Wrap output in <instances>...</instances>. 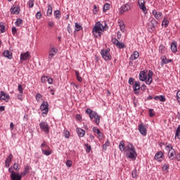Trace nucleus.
<instances>
[{"instance_id": "b1692460", "label": "nucleus", "mask_w": 180, "mask_h": 180, "mask_svg": "<svg viewBox=\"0 0 180 180\" xmlns=\"http://www.w3.org/2000/svg\"><path fill=\"white\" fill-rule=\"evenodd\" d=\"M169 159L171 160H175V155H176V151H175V149H173L172 150H170L169 152H167Z\"/></svg>"}, {"instance_id": "0e129e2a", "label": "nucleus", "mask_w": 180, "mask_h": 180, "mask_svg": "<svg viewBox=\"0 0 180 180\" xmlns=\"http://www.w3.org/2000/svg\"><path fill=\"white\" fill-rule=\"evenodd\" d=\"M37 19H41V12L38 11L35 15Z\"/></svg>"}, {"instance_id": "338daca9", "label": "nucleus", "mask_w": 180, "mask_h": 180, "mask_svg": "<svg viewBox=\"0 0 180 180\" xmlns=\"http://www.w3.org/2000/svg\"><path fill=\"white\" fill-rule=\"evenodd\" d=\"M176 99L179 103L180 104V90H179L176 93Z\"/></svg>"}, {"instance_id": "c756f323", "label": "nucleus", "mask_w": 180, "mask_h": 180, "mask_svg": "<svg viewBox=\"0 0 180 180\" xmlns=\"http://www.w3.org/2000/svg\"><path fill=\"white\" fill-rule=\"evenodd\" d=\"M165 150L167 151V153H169V151H172L174 150V146H172V144L166 143Z\"/></svg>"}, {"instance_id": "a19ab883", "label": "nucleus", "mask_w": 180, "mask_h": 180, "mask_svg": "<svg viewBox=\"0 0 180 180\" xmlns=\"http://www.w3.org/2000/svg\"><path fill=\"white\" fill-rule=\"evenodd\" d=\"M84 147H86V153H91V150H92V147L91 146V145L86 143L84 145Z\"/></svg>"}, {"instance_id": "58836bf2", "label": "nucleus", "mask_w": 180, "mask_h": 180, "mask_svg": "<svg viewBox=\"0 0 180 180\" xmlns=\"http://www.w3.org/2000/svg\"><path fill=\"white\" fill-rule=\"evenodd\" d=\"M109 146H110V142H109V140H107L105 141V144L103 145V150L106 151V150H108V147H109Z\"/></svg>"}, {"instance_id": "69168bd1", "label": "nucleus", "mask_w": 180, "mask_h": 180, "mask_svg": "<svg viewBox=\"0 0 180 180\" xmlns=\"http://www.w3.org/2000/svg\"><path fill=\"white\" fill-rule=\"evenodd\" d=\"M8 172H10L11 175H13V174H15V172L13 171V167L11 166L8 168Z\"/></svg>"}, {"instance_id": "a18cd8bd", "label": "nucleus", "mask_w": 180, "mask_h": 180, "mask_svg": "<svg viewBox=\"0 0 180 180\" xmlns=\"http://www.w3.org/2000/svg\"><path fill=\"white\" fill-rule=\"evenodd\" d=\"M164 50H165V46L161 44L159 46V53L160 54H164Z\"/></svg>"}, {"instance_id": "bf43d9fd", "label": "nucleus", "mask_w": 180, "mask_h": 180, "mask_svg": "<svg viewBox=\"0 0 180 180\" xmlns=\"http://www.w3.org/2000/svg\"><path fill=\"white\" fill-rule=\"evenodd\" d=\"M148 112H149L150 117H153L155 116V114L154 112H154V110L153 108L149 109Z\"/></svg>"}, {"instance_id": "f257e3e1", "label": "nucleus", "mask_w": 180, "mask_h": 180, "mask_svg": "<svg viewBox=\"0 0 180 180\" xmlns=\"http://www.w3.org/2000/svg\"><path fill=\"white\" fill-rule=\"evenodd\" d=\"M141 71L139 73V81L146 82V85H151L153 83V72L151 70L148 71L147 75V70Z\"/></svg>"}, {"instance_id": "20e7f679", "label": "nucleus", "mask_w": 180, "mask_h": 180, "mask_svg": "<svg viewBox=\"0 0 180 180\" xmlns=\"http://www.w3.org/2000/svg\"><path fill=\"white\" fill-rule=\"evenodd\" d=\"M101 55L105 61H110L112 60V56L110 55V49H102Z\"/></svg>"}, {"instance_id": "864d4df0", "label": "nucleus", "mask_w": 180, "mask_h": 180, "mask_svg": "<svg viewBox=\"0 0 180 180\" xmlns=\"http://www.w3.org/2000/svg\"><path fill=\"white\" fill-rule=\"evenodd\" d=\"M169 169V165H167V164H165L162 167V170L164 172L168 171Z\"/></svg>"}, {"instance_id": "c03bdc74", "label": "nucleus", "mask_w": 180, "mask_h": 180, "mask_svg": "<svg viewBox=\"0 0 180 180\" xmlns=\"http://www.w3.org/2000/svg\"><path fill=\"white\" fill-rule=\"evenodd\" d=\"M12 158H13V155L12 153H10L8 156V158L6 159L5 162H12Z\"/></svg>"}, {"instance_id": "9b49d317", "label": "nucleus", "mask_w": 180, "mask_h": 180, "mask_svg": "<svg viewBox=\"0 0 180 180\" xmlns=\"http://www.w3.org/2000/svg\"><path fill=\"white\" fill-rule=\"evenodd\" d=\"M138 130L142 136H147V128H146V125L143 122L139 124Z\"/></svg>"}, {"instance_id": "2f4dec72", "label": "nucleus", "mask_w": 180, "mask_h": 180, "mask_svg": "<svg viewBox=\"0 0 180 180\" xmlns=\"http://www.w3.org/2000/svg\"><path fill=\"white\" fill-rule=\"evenodd\" d=\"M174 139H175V140H176V139L178 140H180V124L178 125V127L176 128Z\"/></svg>"}, {"instance_id": "e433bc0d", "label": "nucleus", "mask_w": 180, "mask_h": 180, "mask_svg": "<svg viewBox=\"0 0 180 180\" xmlns=\"http://www.w3.org/2000/svg\"><path fill=\"white\" fill-rule=\"evenodd\" d=\"M22 23H23V20H22V18H18L16 20V21L15 22V25L18 27H19L20 26V25H22Z\"/></svg>"}, {"instance_id": "ddd939ff", "label": "nucleus", "mask_w": 180, "mask_h": 180, "mask_svg": "<svg viewBox=\"0 0 180 180\" xmlns=\"http://www.w3.org/2000/svg\"><path fill=\"white\" fill-rule=\"evenodd\" d=\"M112 43L116 46V47H117V49H124L126 46L123 42L119 41L116 38L112 39Z\"/></svg>"}, {"instance_id": "a211bd4d", "label": "nucleus", "mask_w": 180, "mask_h": 180, "mask_svg": "<svg viewBox=\"0 0 180 180\" xmlns=\"http://www.w3.org/2000/svg\"><path fill=\"white\" fill-rule=\"evenodd\" d=\"M30 169H32V167H30V165H26L24 167V170L22 171V172L20 173L21 176H26V175H27V174H29V171H30Z\"/></svg>"}, {"instance_id": "f704fd0d", "label": "nucleus", "mask_w": 180, "mask_h": 180, "mask_svg": "<svg viewBox=\"0 0 180 180\" xmlns=\"http://www.w3.org/2000/svg\"><path fill=\"white\" fill-rule=\"evenodd\" d=\"M53 15L56 19H60V18H61V11H60L59 10H56L53 12Z\"/></svg>"}, {"instance_id": "7c9ffc66", "label": "nucleus", "mask_w": 180, "mask_h": 180, "mask_svg": "<svg viewBox=\"0 0 180 180\" xmlns=\"http://www.w3.org/2000/svg\"><path fill=\"white\" fill-rule=\"evenodd\" d=\"M125 148H126V146H124V141H121L119 144L120 151L123 153V151H125Z\"/></svg>"}, {"instance_id": "72a5a7b5", "label": "nucleus", "mask_w": 180, "mask_h": 180, "mask_svg": "<svg viewBox=\"0 0 180 180\" xmlns=\"http://www.w3.org/2000/svg\"><path fill=\"white\" fill-rule=\"evenodd\" d=\"M131 148H134V146L131 143H129L127 144V146H125V150H124L125 153L131 151Z\"/></svg>"}, {"instance_id": "680f3d73", "label": "nucleus", "mask_w": 180, "mask_h": 180, "mask_svg": "<svg viewBox=\"0 0 180 180\" xmlns=\"http://www.w3.org/2000/svg\"><path fill=\"white\" fill-rule=\"evenodd\" d=\"M159 101L160 102H165V101H167V98H165V96L160 95L159 96Z\"/></svg>"}, {"instance_id": "5fc2aeb1", "label": "nucleus", "mask_w": 180, "mask_h": 180, "mask_svg": "<svg viewBox=\"0 0 180 180\" xmlns=\"http://www.w3.org/2000/svg\"><path fill=\"white\" fill-rule=\"evenodd\" d=\"M28 6L29 8H33L34 6V0H29Z\"/></svg>"}, {"instance_id": "ea45409f", "label": "nucleus", "mask_w": 180, "mask_h": 180, "mask_svg": "<svg viewBox=\"0 0 180 180\" xmlns=\"http://www.w3.org/2000/svg\"><path fill=\"white\" fill-rule=\"evenodd\" d=\"M41 150L44 148H50V146L47 145V142H46V141H43L42 143L41 144Z\"/></svg>"}, {"instance_id": "de8ad7c7", "label": "nucleus", "mask_w": 180, "mask_h": 180, "mask_svg": "<svg viewBox=\"0 0 180 180\" xmlns=\"http://www.w3.org/2000/svg\"><path fill=\"white\" fill-rule=\"evenodd\" d=\"M131 176L134 179H137V169H134L131 172Z\"/></svg>"}, {"instance_id": "393cba45", "label": "nucleus", "mask_w": 180, "mask_h": 180, "mask_svg": "<svg viewBox=\"0 0 180 180\" xmlns=\"http://www.w3.org/2000/svg\"><path fill=\"white\" fill-rule=\"evenodd\" d=\"M82 25L81 23L75 22V30H74V34H77V32H79L80 30H82Z\"/></svg>"}, {"instance_id": "39448f33", "label": "nucleus", "mask_w": 180, "mask_h": 180, "mask_svg": "<svg viewBox=\"0 0 180 180\" xmlns=\"http://www.w3.org/2000/svg\"><path fill=\"white\" fill-rule=\"evenodd\" d=\"M41 112V115L43 117H46L47 116V113H49V102L43 101L39 108Z\"/></svg>"}, {"instance_id": "052dcab7", "label": "nucleus", "mask_w": 180, "mask_h": 180, "mask_svg": "<svg viewBox=\"0 0 180 180\" xmlns=\"http://www.w3.org/2000/svg\"><path fill=\"white\" fill-rule=\"evenodd\" d=\"M18 91L19 94H23V87L22 86V84H18Z\"/></svg>"}, {"instance_id": "dca6fc26", "label": "nucleus", "mask_w": 180, "mask_h": 180, "mask_svg": "<svg viewBox=\"0 0 180 180\" xmlns=\"http://www.w3.org/2000/svg\"><path fill=\"white\" fill-rule=\"evenodd\" d=\"M29 58H30V52L27 51L20 53V59L21 61H26V60H29Z\"/></svg>"}, {"instance_id": "7ed1b4c3", "label": "nucleus", "mask_w": 180, "mask_h": 180, "mask_svg": "<svg viewBox=\"0 0 180 180\" xmlns=\"http://www.w3.org/2000/svg\"><path fill=\"white\" fill-rule=\"evenodd\" d=\"M103 32V25L101 22L98 21L92 30V33L95 37H101L102 32Z\"/></svg>"}, {"instance_id": "79ce46f5", "label": "nucleus", "mask_w": 180, "mask_h": 180, "mask_svg": "<svg viewBox=\"0 0 180 180\" xmlns=\"http://www.w3.org/2000/svg\"><path fill=\"white\" fill-rule=\"evenodd\" d=\"M75 75H76V78L79 82H82V77L79 76V72L78 71L75 70Z\"/></svg>"}, {"instance_id": "cd10ccee", "label": "nucleus", "mask_w": 180, "mask_h": 180, "mask_svg": "<svg viewBox=\"0 0 180 180\" xmlns=\"http://www.w3.org/2000/svg\"><path fill=\"white\" fill-rule=\"evenodd\" d=\"M152 13H153V16H155V19H157V20L161 19V17L162 16V13L157 12V10H153L152 11Z\"/></svg>"}, {"instance_id": "4468645a", "label": "nucleus", "mask_w": 180, "mask_h": 180, "mask_svg": "<svg viewBox=\"0 0 180 180\" xmlns=\"http://www.w3.org/2000/svg\"><path fill=\"white\" fill-rule=\"evenodd\" d=\"M9 99H11L9 94L4 93V91H1L0 92V101H5V102H9Z\"/></svg>"}, {"instance_id": "4c0bfd02", "label": "nucleus", "mask_w": 180, "mask_h": 180, "mask_svg": "<svg viewBox=\"0 0 180 180\" xmlns=\"http://www.w3.org/2000/svg\"><path fill=\"white\" fill-rule=\"evenodd\" d=\"M163 155H164V153L160 151L155 155V160H160V158H162Z\"/></svg>"}, {"instance_id": "603ef678", "label": "nucleus", "mask_w": 180, "mask_h": 180, "mask_svg": "<svg viewBox=\"0 0 180 180\" xmlns=\"http://www.w3.org/2000/svg\"><path fill=\"white\" fill-rule=\"evenodd\" d=\"M41 94H40L39 93H37L35 96V99L37 102H40V99H41Z\"/></svg>"}, {"instance_id": "37998d69", "label": "nucleus", "mask_w": 180, "mask_h": 180, "mask_svg": "<svg viewBox=\"0 0 180 180\" xmlns=\"http://www.w3.org/2000/svg\"><path fill=\"white\" fill-rule=\"evenodd\" d=\"M110 9V4L105 3L103 6V12H106Z\"/></svg>"}, {"instance_id": "0eeeda50", "label": "nucleus", "mask_w": 180, "mask_h": 180, "mask_svg": "<svg viewBox=\"0 0 180 180\" xmlns=\"http://www.w3.org/2000/svg\"><path fill=\"white\" fill-rule=\"evenodd\" d=\"M39 127L41 130L46 134H49V133H50V125H49V123H47L46 122L41 121L39 123Z\"/></svg>"}, {"instance_id": "412c9836", "label": "nucleus", "mask_w": 180, "mask_h": 180, "mask_svg": "<svg viewBox=\"0 0 180 180\" xmlns=\"http://www.w3.org/2000/svg\"><path fill=\"white\" fill-rule=\"evenodd\" d=\"M132 88L134 94H139V91H140V82H135Z\"/></svg>"}, {"instance_id": "f03ea898", "label": "nucleus", "mask_w": 180, "mask_h": 180, "mask_svg": "<svg viewBox=\"0 0 180 180\" xmlns=\"http://www.w3.org/2000/svg\"><path fill=\"white\" fill-rule=\"evenodd\" d=\"M85 113L89 115L91 122L95 123L96 126H99L101 123V115H99L96 111H94L91 108H87L85 110Z\"/></svg>"}, {"instance_id": "8fccbe9b", "label": "nucleus", "mask_w": 180, "mask_h": 180, "mask_svg": "<svg viewBox=\"0 0 180 180\" xmlns=\"http://www.w3.org/2000/svg\"><path fill=\"white\" fill-rule=\"evenodd\" d=\"M67 30L69 34H72V27H71V24H68L67 26Z\"/></svg>"}, {"instance_id": "1a4fd4ad", "label": "nucleus", "mask_w": 180, "mask_h": 180, "mask_svg": "<svg viewBox=\"0 0 180 180\" xmlns=\"http://www.w3.org/2000/svg\"><path fill=\"white\" fill-rule=\"evenodd\" d=\"M138 5L139 9L143 12L144 15H147L148 11H147V7L146 6V0H138Z\"/></svg>"}, {"instance_id": "423d86ee", "label": "nucleus", "mask_w": 180, "mask_h": 180, "mask_svg": "<svg viewBox=\"0 0 180 180\" xmlns=\"http://www.w3.org/2000/svg\"><path fill=\"white\" fill-rule=\"evenodd\" d=\"M58 53V49L56 47H51L49 50V56H48V61L50 63L53 58H54L55 56Z\"/></svg>"}, {"instance_id": "c85d7f7f", "label": "nucleus", "mask_w": 180, "mask_h": 180, "mask_svg": "<svg viewBox=\"0 0 180 180\" xmlns=\"http://www.w3.org/2000/svg\"><path fill=\"white\" fill-rule=\"evenodd\" d=\"M77 133L79 137H84V136H85V130L82 128H77Z\"/></svg>"}, {"instance_id": "4be33fe9", "label": "nucleus", "mask_w": 180, "mask_h": 180, "mask_svg": "<svg viewBox=\"0 0 180 180\" xmlns=\"http://www.w3.org/2000/svg\"><path fill=\"white\" fill-rule=\"evenodd\" d=\"M160 60H162V65H164L165 64H169V63L172 61V59H167L166 56H162L160 57Z\"/></svg>"}, {"instance_id": "f3484780", "label": "nucleus", "mask_w": 180, "mask_h": 180, "mask_svg": "<svg viewBox=\"0 0 180 180\" xmlns=\"http://www.w3.org/2000/svg\"><path fill=\"white\" fill-rule=\"evenodd\" d=\"M171 51L174 53L178 52V43L176 41H173L170 46Z\"/></svg>"}, {"instance_id": "6e6552de", "label": "nucleus", "mask_w": 180, "mask_h": 180, "mask_svg": "<svg viewBox=\"0 0 180 180\" xmlns=\"http://www.w3.org/2000/svg\"><path fill=\"white\" fill-rule=\"evenodd\" d=\"M127 158H130L132 161H136V158H137V152H136V148H131V150H129L127 153Z\"/></svg>"}, {"instance_id": "13d9d810", "label": "nucleus", "mask_w": 180, "mask_h": 180, "mask_svg": "<svg viewBox=\"0 0 180 180\" xmlns=\"http://www.w3.org/2000/svg\"><path fill=\"white\" fill-rule=\"evenodd\" d=\"M13 36H16V33H18V29L15 27H13L11 29Z\"/></svg>"}, {"instance_id": "c9c22d12", "label": "nucleus", "mask_w": 180, "mask_h": 180, "mask_svg": "<svg viewBox=\"0 0 180 180\" xmlns=\"http://www.w3.org/2000/svg\"><path fill=\"white\" fill-rule=\"evenodd\" d=\"M46 15L47 16H51L53 15V7L51 5L48 6Z\"/></svg>"}, {"instance_id": "e2e57ef3", "label": "nucleus", "mask_w": 180, "mask_h": 180, "mask_svg": "<svg viewBox=\"0 0 180 180\" xmlns=\"http://www.w3.org/2000/svg\"><path fill=\"white\" fill-rule=\"evenodd\" d=\"M0 33H5V25L0 24Z\"/></svg>"}, {"instance_id": "774afa93", "label": "nucleus", "mask_w": 180, "mask_h": 180, "mask_svg": "<svg viewBox=\"0 0 180 180\" xmlns=\"http://www.w3.org/2000/svg\"><path fill=\"white\" fill-rule=\"evenodd\" d=\"M174 159H176V161H180V153H176V155L174 156Z\"/></svg>"}, {"instance_id": "6e6d98bb", "label": "nucleus", "mask_w": 180, "mask_h": 180, "mask_svg": "<svg viewBox=\"0 0 180 180\" xmlns=\"http://www.w3.org/2000/svg\"><path fill=\"white\" fill-rule=\"evenodd\" d=\"M47 79H48V77L47 76H42L41 77V82L42 84H46V82H47Z\"/></svg>"}, {"instance_id": "473e14b6", "label": "nucleus", "mask_w": 180, "mask_h": 180, "mask_svg": "<svg viewBox=\"0 0 180 180\" xmlns=\"http://www.w3.org/2000/svg\"><path fill=\"white\" fill-rule=\"evenodd\" d=\"M118 24L120 26V29L122 32H124V29L126 28V25H124V22L123 20H119Z\"/></svg>"}, {"instance_id": "49530a36", "label": "nucleus", "mask_w": 180, "mask_h": 180, "mask_svg": "<svg viewBox=\"0 0 180 180\" xmlns=\"http://www.w3.org/2000/svg\"><path fill=\"white\" fill-rule=\"evenodd\" d=\"M162 25H165V27H168V25H169V21L164 18L162 22Z\"/></svg>"}, {"instance_id": "9d476101", "label": "nucleus", "mask_w": 180, "mask_h": 180, "mask_svg": "<svg viewBox=\"0 0 180 180\" xmlns=\"http://www.w3.org/2000/svg\"><path fill=\"white\" fill-rule=\"evenodd\" d=\"M131 9V4L129 3H127L124 5H122L120 8V13L121 15H123L124 12H127Z\"/></svg>"}, {"instance_id": "5701e85b", "label": "nucleus", "mask_w": 180, "mask_h": 180, "mask_svg": "<svg viewBox=\"0 0 180 180\" xmlns=\"http://www.w3.org/2000/svg\"><path fill=\"white\" fill-rule=\"evenodd\" d=\"M140 57V53H139V51H135L129 57V60L131 61H134V60H137Z\"/></svg>"}, {"instance_id": "09e8293b", "label": "nucleus", "mask_w": 180, "mask_h": 180, "mask_svg": "<svg viewBox=\"0 0 180 180\" xmlns=\"http://www.w3.org/2000/svg\"><path fill=\"white\" fill-rule=\"evenodd\" d=\"M19 167H20L19 163H14L13 165V169H15V171H20V169L19 168Z\"/></svg>"}, {"instance_id": "6ab92c4d", "label": "nucleus", "mask_w": 180, "mask_h": 180, "mask_svg": "<svg viewBox=\"0 0 180 180\" xmlns=\"http://www.w3.org/2000/svg\"><path fill=\"white\" fill-rule=\"evenodd\" d=\"M92 131H93V133H96V134H97V136L100 139H102V137H103V134L101 131V130L98 127H94L92 128Z\"/></svg>"}, {"instance_id": "bb28decb", "label": "nucleus", "mask_w": 180, "mask_h": 180, "mask_svg": "<svg viewBox=\"0 0 180 180\" xmlns=\"http://www.w3.org/2000/svg\"><path fill=\"white\" fill-rule=\"evenodd\" d=\"M41 153L44 155H46V157H49V155H51V154H53V150H51L49 147L48 150L41 149Z\"/></svg>"}, {"instance_id": "f8f14e48", "label": "nucleus", "mask_w": 180, "mask_h": 180, "mask_svg": "<svg viewBox=\"0 0 180 180\" xmlns=\"http://www.w3.org/2000/svg\"><path fill=\"white\" fill-rule=\"evenodd\" d=\"M158 25V22L155 20H151L150 22L148 25V29H150L152 32L155 30V27Z\"/></svg>"}, {"instance_id": "4d7b16f0", "label": "nucleus", "mask_w": 180, "mask_h": 180, "mask_svg": "<svg viewBox=\"0 0 180 180\" xmlns=\"http://www.w3.org/2000/svg\"><path fill=\"white\" fill-rule=\"evenodd\" d=\"M63 134L65 139H70V131L68 130H65Z\"/></svg>"}, {"instance_id": "2eb2a0df", "label": "nucleus", "mask_w": 180, "mask_h": 180, "mask_svg": "<svg viewBox=\"0 0 180 180\" xmlns=\"http://www.w3.org/2000/svg\"><path fill=\"white\" fill-rule=\"evenodd\" d=\"M10 11L13 15H19L20 13V7L19 6H13Z\"/></svg>"}, {"instance_id": "3c124183", "label": "nucleus", "mask_w": 180, "mask_h": 180, "mask_svg": "<svg viewBox=\"0 0 180 180\" xmlns=\"http://www.w3.org/2000/svg\"><path fill=\"white\" fill-rule=\"evenodd\" d=\"M66 167H68V168H71V167H72V161H71L70 160H68L66 161Z\"/></svg>"}, {"instance_id": "a878e982", "label": "nucleus", "mask_w": 180, "mask_h": 180, "mask_svg": "<svg viewBox=\"0 0 180 180\" xmlns=\"http://www.w3.org/2000/svg\"><path fill=\"white\" fill-rule=\"evenodd\" d=\"M3 56L6 57V58H8V60H12L13 58L12 53L8 50L4 51L3 52Z\"/></svg>"}, {"instance_id": "aec40b11", "label": "nucleus", "mask_w": 180, "mask_h": 180, "mask_svg": "<svg viewBox=\"0 0 180 180\" xmlns=\"http://www.w3.org/2000/svg\"><path fill=\"white\" fill-rule=\"evenodd\" d=\"M22 175L19 173H14L10 175V178L11 180H22Z\"/></svg>"}]
</instances>
